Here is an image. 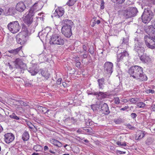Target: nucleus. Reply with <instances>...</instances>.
Segmentation results:
<instances>
[{
    "label": "nucleus",
    "instance_id": "nucleus-1",
    "mask_svg": "<svg viewBox=\"0 0 155 155\" xmlns=\"http://www.w3.org/2000/svg\"><path fill=\"white\" fill-rule=\"evenodd\" d=\"M130 77L140 81H146L147 78L144 74L143 68L139 66H133L130 68L128 71Z\"/></svg>",
    "mask_w": 155,
    "mask_h": 155
},
{
    "label": "nucleus",
    "instance_id": "nucleus-2",
    "mask_svg": "<svg viewBox=\"0 0 155 155\" xmlns=\"http://www.w3.org/2000/svg\"><path fill=\"white\" fill-rule=\"evenodd\" d=\"M38 3H35L25 14V23L28 26L30 25L32 22L33 16L35 13L38 10Z\"/></svg>",
    "mask_w": 155,
    "mask_h": 155
},
{
    "label": "nucleus",
    "instance_id": "nucleus-3",
    "mask_svg": "<svg viewBox=\"0 0 155 155\" xmlns=\"http://www.w3.org/2000/svg\"><path fill=\"white\" fill-rule=\"evenodd\" d=\"M45 29L42 30L39 32L38 34V36L40 39H43L45 38H50V39H61L60 35L58 34L52 33L51 32L47 33L45 32Z\"/></svg>",
    "mask_w": 155,
    "mask_h": 155
},
{
    "label": "nucleus",
    "instance_id": "nucleus-4",
    "mask_svg": "<svg viewBox=\"0 0 155 155\" xmlns=\"http://www.w3.org/2000/svg\"><path fill=\"white\" fill-rule=\"evenodd\" d=\"M138 10L135 7H129L122 11L124 17L125 18H131L136 16Z\"/></svg>",
    "mask_w": 155,
    "mask_h": 155
},
{
    "label": "nucleus",
    "instance_id": "nucleus-5",
    "mask_svg": "<svg viewBox=\"0 0 155 155\" xmlns=\"http://www.w3.org/2000/svg\"><path fill=\"white\" fill-rule=\"evenodd\" d=\"M7 27L8 30L13 34L19 32L21 29V26L18 21H16L10 22Z\"/></svg>",
    "mask_w": 155,
    "mask_h": 155
},
{
    "label": "nucleus",
    "instance_id": "nucleus-6",
    "mask_svg": "<svg viewBox=\"0 0 155 155\" xmlns=\"http://www.w3.org/2000/svg\"><path fill=\"white\" fill-rule=\"evenodd\" d=\"M135 43L134 50L137 52L138 54H142L145 51V48L142 46L143 43L139 39H135Z\"/></svg>",
    "mask_w": 155,
    "mask_h": 155
},
{
    "label": "nucleus",
    "instance_id": "nucleus-7",
    "mask_svg": "<svg viewBox=\"0 0 155 155\" xmlns=\"http://www.w3.org/2000/svg\"><path fill=\"white\" fill-rule=\"evenodd\" d=\"M153 14L150 10H145L141 16L142 21L145 23L149 22L152 18Z\"/></svg>",
    "mask_w": 155,
    "mask_h": 155
},
{
    "label": "nucleus",
    "instance_id": "nucleus-8",
    "mask_svg": "<svg viewBox=\"0 0 155 155\" xmlns=\"http://www.w3.org/2000/svg\"><path fill=\"white\" fill-rule=\"evenodd\" d=\"M30 4V2L27 0L25 1L24 2H20L17 4L16 9L20 12H22L25 9L27 8V7Z\"/></svg>",
    "mask_w": 155,
    "mask_h": 155
},
{
    "label": "nucleus",
    "instance_id": "nucleus-9",
    "mask_svg": "<svg viewBox=\"0 0 155 155\" xmlns=\"http://www.w3.org/2000/svg\"><path fill=\"white\" fill-rule=\"evenodd\" d=\"M71 27H65L62 26L61 28V32L65 37L67 38H69L72 35Z\"/></svg>",
    "mask_w": 155,
    "mask_h": 155
},
{
    "label": "nucleus",
    "instance_id": "nucleus-10",
    "mask_svg": "<svg viewBox=\"0 0 155 155\" xmlns=\"http://www.w3.org/2000/svg\"><path fill=\"white\" fill-rule=\"evenodd\" d=\"M148 35H146L144 36V39H155V29L152 26L149 27Z\"/></svg>",
    "mask_w": 155,
    "mask_h": 155
},
{
    "label": "nucleus",
    "instance_id": "nucleus-11",
    "mask_svg": "<svg viewBox=\"0 0 155 155\" xmlns=\"http://www.w3.org/2000/svg\"><path fill=\"white\" fill-rule=\"evenodd\" d=\"M113 64L110 62H106L104 65V69L106 73L109 74H111L113 72Z\"/></svg>",
    "mask_w": 155,
    "mask_h": 155
},
{
    "label": "nucleus",
    "instance_id": "nucleus-12",
    "mask_svg": "<svg viewBox=\"0 0 155 155\" xmlns=\"http://www.w3.org/2000/svg\"><path fill=\"white\" fill-rule=\"evenodd\" d=\"M14 139L15 136L12 133H7L4 135V141L7 143L8 144L11 143Z\"/></svg>",
    "mask_w": 155,
    "mask_h": 155
},
{
    "label": "nucleus",
    "instance_id": "nucleus-13",
    "mask_svg": "<svg viewBox=\"0 0 155 155\" xmlns=\"http://www.w3.org/2000/svg\"><path fill=\"white\" fill-rule=\"evenodd\" d=\"M14 63L15 66L17 68L23 69L26 66V64L23 62L22 59H16Z\"/></svg>",
    "mask_w": 155,
    "mask_h": 155
},
{
    "label": "nucleus",
    "instance_id": "nucleus-14",
    "mask_svg": "<svg viewBox=\"0 0 155 155\" xmlns=\"http://www.w3.org/2000/svg\"><path fill=\"white\" fill-rule=\"evenodd\" d=\"M146 46L151 49H155V41L154 39H147L145 40Z\"/></svg>",
    "mask_w": 155,
    "mask_h": 155
},
{
    "label": "nucleus",
    "instance_id": "nucleus-15",
    "mask_svg": "<svg viewBox=\"0 0 155 155\" xmlns=\"http://www.w3.org/2000/svg\"><path fill=\"white\" fill-rule=\"evenodd\" d=\"M140 60L144 63L148 64L151 62V59L146 53L143 54L140 56Z\"/></svg>",
    "mask_w": 155,
    "mask_h": 155
},
{
    "label": "nucleus",
    "instance_id": "nucleus-16",
    "mask_svg": "<svg viewBox=\"0 0 155 155\" xmlns=\"http://www.w3.org/2000/svg\"><path fill=\"white\" fill-rule=\"evenodd\" d=\"M64 12V8L61 7H58L56 9L54 13V16L59 18L61 17Z\"/></svg>",
    "mask_w": 155,
    "mask_h": 155
},
{
    "label": "nucleus",
    "instance_id": "nucleus-17",
    "mask_svg": "<svg viewBox=\"0 0 155 155\" xmlns=\"http://www.w3.org/2000/svg\"><path fill=\"white\" fill-rule=\"evenodd\" d=\"M128 54L126 51H124L123 52L117 54V61L118 63L122 61L124 59V58L127 56H128Z\"/></svg>",
    "mask_w": 155,
    "mask_h": 155
},
{
    "label": "nucleus",
    "instance_id": "nucleus-18",
    "mask_svg": "<svg viewBox=\"0 0 155 155\" xmlns=\"http://www.w3.org/2000/svg\"><path fill=\"white\" fill-rule=\"evenodd\" d=\"M102 113L105 115H107L110 113L109 108L107 104L104 103L101 106V110Z\"/></svg>",
    "mask_w": 155,
    "mask_h": 155
},
{
    "label": "nucleus",
    "instance_id": "nucleus-19",
    "mask_svg": "<svg viewBox=\"0 0 155 155\" xmlns=\"http://www.w3.org/2000/svg\"><path fill=\"white\" fill-rule=\"evenodd\" d=\"M51 45H62L64 43L63 39H51L49 41Z\"/></svg>",
    "mask_w": 155,
    "mask_h": 155
},
{
    "label": "nucleus",
    "instance_id": "nucleus-20",
    "mask_svg": "<svg viewBox=\"0 0 155 155\" xmlns=\"http://www.w3.org/2000/svg\"><path fill=\"white\" fill-rule=\"evenodd\" d=\"M73 24V22L71 20L67 19L63 20L61 22L62 26H65V27H72Z\"/></svg>",
    "mask_w": 155,
    "mask_h": 155
},
{
    "label": "nucleus",
    "instance_id": "nucleus-21",
    "mask_svg": "<svg viewBox=\"0 0 155 155\" xmlns=\"http://www.w3.org/2000/svg\"><path fill=\"white\" fill-rule=\"evenodd\" d=\"M146 134V133L143 130H140L137 131L136 138L137 140H140L144 137Z\"/></svg>",
    "mask_w": 155,
    "mask_h": 155
},
{
    "label": "nucleus",
    "instance_id": "nucleus-22",
    "mask_svg": "<svg viewBox=\"0 0 155 155\" xmlns=\"http://www.w3.org/2000/svg\"><path fill=\"white\" fill-rule=\"evenodd\" d=\"M40 71L42 76L45 79L47 80L49 78L50 74L47 70L41 69Z\"/></svg>",
    "mask_w": 155,
    "mask_h": 155
},
{
    "label": "nucleus",
    "instance_id": "nucleus-23",
    "mask_svg": "<svg viewBox=\"0 0 155 155\" xmlns=\"http://www.w3.org/2000/svg\"><path fill=\"white\" fill-rule=\"evenodd\" d=\"M50 141L51 143L57 147H61L62 146V144L61 142L54 139H51Z\"/></svg>",
    "mask_w": 155,
    "mask_h": 155
},
{
    "label": "nucleus",
    "instance_id": "nucleus-24",
    "mask_svg": "<svg viewBox=\"0 0 155 155\" xmlns=\"http://www.w3.org/2000/svg\"><path fill=\"white\" fill-rule=\"evenodd\" d=\"M88 94H91V95H97L98 97H99V98H98L100 99H102V98H104L105 97L106 95L104 93L102 92H91L90 93H88Z\"/></svg>",
    "mask_w": 155,
    "mask_h": 155
},
{
    "label": "nucleus",
    "instance_id": "nucleus-25",
    "mask_svg": "<svg viewBox=\"0 0 155 155\" xmlns=\"http://www.w3.org/2000/svg\"><path fill=\"white\" fill-rule=\"evenodd\" d=\"M28 71L32 75H36L38 72L37 70L35 68V67L33 66L30 68L28 69Z\"/></svg>",
    "mask_w": 155,
    "mask_h": 155
},
{
    "label": "nucleus",
    "instance_id": "nucleus-26",
    "mask_svg": "<svg viewBox=\"0 0 155 155\" xmlns=\"http://www.w3.org/2000/svg\"><path fill=\"white\" fill-rule=\"evenodd\" d=\"M16 13L15 9L12 7L9 8L6 12V14L8 15H13Z\"/></svg>",
    "mask_w": 155,
    "mask_h": 155
},
{
    "label": "nucleus",
    "instance_id": "nucleus-27",
    "mask_svg": "<svg viewBox=\"0 0 155 155\" xmlns=\"http://www.w3.org/2000/svg\"><path fill=\"white\" fill-rule=\"evenodd\" d=\"M22 46H21L19 48H17L16 49L14 50H11L8 51L6 52L7 53L9 52L11 54H16L18 53L19 51L21 49Z\"/></svg>",
    "mask_w": 155,
    "mask_h": 155
},
{
    "label": "nucleus",
    "instance_id": "nucleus-28",
    "mask_svg": "<svg viewBox=\"0 0 155 155\" xmlns=\"http://www.w3.org/2000/svg\"><path fill=\"white\" fill-rule=\"evenodd\" d=\"M22 28L21 30L23 32L22 33L24 35V33H26V34L24 35V38H27V36H28V34L27 33L28 31L27 30V27L24 24H23L22 25Z\"/></svg>",
    "mask_w": 155,
    "mask_h": 155
},
{
    "label": "nucleus",
    "instance_id": "nucleus-29",
    "mask_svg": "<svg viewBox=\"0 0 155 155\" xmlns=\"http://www.w3.org/2000/svg\"><path fill=\"white\" fill-rule=\"evenodd\" d=\"M29 138V135L27 131H25L23 134L22 136V139L25 141L28 140Z\"/></svg>",
    "mask_w": 155,
    "mask_h": 155
},
{
    "label": "nucleus",
    "instance_id": "nucleus-30",
    "mask_svg": "<svg viewBox=\"0 0 155 155\" xmlns=\"http://www.w3.org/2000/svg\"><path fill=\"white\" fill-rule=\"evenodd\" d=\"M100 107V104H98L91 105V108L94 111H97L99 110Z\"/></svg>",
    "mask_w": 155,
    "mask_h": 155
},
{
    "label": "nucleus",
    "instance_id": "nucleus-31",
    "mask_svg": "<svg viewBox=\"0 0 155 155\" xmlns=\"http://www.w3.org/2000/svg\"><path fill=\"white\" fill-rule=\"evenodd\" d=\"M99 83V88L100 89H103V84L104 83V79L103 78L101 79H98L97 80Z\"/></svg>",
    "mask_w": 155,
    "mask_h": 155
},
{
    "label": "nucleus",
    "instance_id": "nucleus-32",
    "mask_svg": "<svg viewBox=\"0 0 155 155\" xmlns=\"http://www.w3.org/2000/svg\"><path fill=\"white\" fill-rule=\"evenodd\" d=\"M154 141V140L153 138L150 137L147 138V140L145 141V144L147 145H151Z\"/></svg>",
    "mask_w": 155,
    "mask_h": 155
},
{
    "label": "nucleus",
    "instance_id": "nucleus-33",
    "mask_svg": "<svg viewBox=\"0 0 155 155\" xmlns=\"http://www.w3.org/2000/svg\"><path fill=\"white\" fill-rule=\"evenodd\" d=\"M33 149L36 151L41 150L42 149V147L39 145H36L34 146Z\"/></svg>",
    "mask_w": 155,
    "mask_h": 155
},
{
    "label": "nucleus",
    "instance_id": "nucleus-34",
    "mask_svg": "<svg viewBox=\"0 0 155 155\" xmlns=\"http://www.w3.org/2000/svg\"><path fill=\"white\" fill-rule=\"evenodd\" d=\"M17 42L21 45H23L26 43V39H17Z\"/></svg>",
    "mask_w": 155,
    "mask_h": 155
},
{
    "label": "nucleus",
    "instance_id": "nucleus-35",
    "mask_svg": "<svg viewBox=\"0 0 155 155\" xmlns=\"http://www.w3.org/2000/svg\"><path fill=\"white\" fill-rule=\"evenodd\" d=\"M77 0H69L67 3V5L69 6L73 5L76 2Z\"/></svg>",
    "mask_w": 155,
    "mask_h": 155
},
{
    "label": "nucleus",
    "instance_id": "nucleus-36",
    "mask_svg": "<svg viewBox=\"0 0 155 155\" xmlns=\"http://www.w3.org/2000/svg\"><path fill=\"white\" fill-rule=\"evenodd\" d=\"M9 117L12 119H15L16 120H19V118L14 113H13L12 114L10 115Z\"/></svg>",
    "mask_w": 155,
    "mask_h": 155
},
{
    "label": "nucleus",
    "instance_id": "nucleus-37",
    "mask_svg": "<svg viewBox=\"0 0 155 155\" xmlns=\"http://www.w3.org/2000/svg\"><path fill=\"white\" fill-rule=\"evenodd\" d=\"M129 101L132 103L135 104L138 100V99L135 97L134 98H130L129 99Z\"/></svg>",
    "mask_w": 155,
    "mask_h": 155
},
{
    "label": "nucleus",
    "instance_id": "nucleus-38",
    "mask_svg": "<svg viewBox=\"0 0 155 155\" xmlns=\"http://www.w3.org/2000/svg\"><path fill=\"white\" fill-rule=\"evenodd\" d=\"M111 1L114 3L121 4L124 2L125 0H111Z\"/></svg>",
    "mask_w": 155,
    "mask_h": 155
},
{
    "label": "nucleus",
    "instance_id": "nucleus-39",
    "mask_svg": "<svg viewBox=\"0 0 155 155\" xmlns=\"http://www.w3.org/2000/svg\"><path fill=\"white\" fill-rule=\"evenodd\" d=\"M146 104L143 102H140L137 104V106L138 107L141 108H144Z\"/></svg>",
    "mask_w": 155,
    "mask_h": 155
},
{
    "label": "nucleus",
    "instance_id": "nucleus-40",
    "mask_svg": "<svg viewBox=\"0 0 155 155\" xmlns=\"http://www.w3.org/2000/svg\"><path fill=\"white\" fill-rule=\"evenodd\" d=\"M18 104H20L21 106H26L27 105V104L21 100H18L17 101Z\"/></svg>",
    "mask_w": 155,
    "mask_h": 155
},
{
    "label": "nucleus",
    "instance_id": "nucleus-41",
    "mask_svg": "<svg viewBox=\"0 0 155 155\" xmlns=\"http://www.w3.org/2000/svg\"><path fill=\"white\" fill-rule=\"evenodd\" d=\"M114 103L116 104H119L120 103V99L118 97L114 98Z\"/></svg>",
    "mask_w": 155,
    "mask_h": 155
},
{
    "label": "nucleus",
    "instance_id": "nucleus-42",
    "mask_svg": "<svg viewBox=\"0 0 155 155\" xmlns=\"http://www.w3.org/2000/svg\"><path fill=\"white\" fill-rule=\"evenodd\" d=\"M92 124L93 122L90 119H89L86 121V124L87 126L91 125Z\"/></svg>",
    "mask_w": 155,
    "mask_h": 155
},
{
    "label": "nucleus",
    "instance_id": "nucleus-43",
    "mask_svg": "<svg viewBox=\"0 0 155 155\" xmlns=\"http://www.w3.org/2000/svg\"><path fill=\"white\" fill-rule=\"evenodd\" d=\"M127 126V128L130 130H133L134 128V127L131 125L130 124H125Z\"/></svg>",
    "mask_w": 155,
    "mask_h": 155
},
{
    "label": "nucleus",
    "instance_id": "nucleus-44",
    "mask_svg": "<svg viewBox=\"0 0 155 155\" xmlns=\"http://www.w3.org/2000/svg\"><path fill=\"white\" fill-rule=\"evenodd\" d=\"M89 52L92 54H94V50L93 46H91L89 48Z\"/></svg>",
    "mask_w": 155,
    "mask_h": 155
},
{
    "label": "nucleus",
    "instance_id": "nucleus-45",
    "mask_svg": "<svg viewBox=\"0 0 155 155\" xmlns=\"http://www.w3.org/2000/svg\"><path fill=\"white\" fill-rule=\"evenodd\" d=\"M41 110L42 112L44 113H47L49 111V110H47L46 108L44 107H42Z\"/></svg>",
    "mask_w": 155,
    "mask_h": 155
},
{
    "label": "nucleus",
    "instance_id": "nucleus-46",
    "mask_svg": "<svg viewBox=\"0 0 155 155\" xmlns=\"http://www.w3.org/2000/svg\"><path fill=\"white\" fill-rule=\"evenodd\" d=\"M146 91L147 93L148 94L150 93L153 94L155 92V91H154V90L150 89H147Z\"/></svg>",
    "mask_w": 155,
    "mask_h": 155
},
{
    "label": "nucleus",
    "instance_id": "nucleus-47",
    "mask_svg": "<svg viewBox=\"0 0 155 155\" xmlns=\"http://www.w3.org/2000/svg\"><path fill=\"white\" fill-rule=\"evenodd\" d=\"M130 116L133 119H134L137 117V115L136 113H132L131 114Z\"/></svg>",
    "mask_w": 155,
    "mask_h": 155
},
{
    "label": "nucleus",
    "instance_id": "nucleus-48",
    "mask_svg": "<svg viewBox=\"0 0 155 155\" xmlns=\"http://www.w3.org/2000/svg\"><path fill=\"white\" fill-rule=\"evenodd\" d=\"M27 124L28 125L29 127L31 129H32V125L33 126V125L32 124V123H31L30 122H28L27 123Z\"/></svg>",
    "mask_w": 155,
    "mask_h": 155
},
{
    "label": "nucleus",
    "instance_id": "nucleus-49",
    "mask_svg": "<svg viewBox=\"0 0 155 155\" xmlns=\"http://www.w3.org/2000/svg\"><path fill=\"white\" fill-rule=\"evenodd\" d=\"M129 107L127 106H125L124 107L120 109V110H122L123 111H125L127 109H128Z\"/></svg>",
    "mask_w": 155,
    "mask_h": 155
},
{
    "label": "nucleus",
    "instance_id": "nucleus-50",
    "mask_svg": "<svg viewBox=\"0 0 155 155\" xmlns=\"http://www.w3.org/2000/svg\"><path fill=\"white\" fill-rule=\"evenodd\" d=\"M61 81H62L61 78L58 79L57 81V84L58 85H60L61 83Z\"/></svg>",
    "mask_w": 155,
    "mask_h": 155
},
{
    "label": "nucleus",
    "instance_id": "nucleus-51",
    "mask_svg": "<svg viewBox=\"0 0 155 155\" xmlns=\"http://www.w3.org/2000/svg\"><path fill=\"white\" fill-rule=\"evenodd\" d=\"M128 39H123L122 44L124 43L126 44H127L128 41Z\"/></svg>",
    "mask_w": 155,
    "mask_h": 155
},
{
    "label": "nucleus",
    "instance_id": "nucleus-52",
    "mask_svg": "<svg viewBox=\"0 0 155 155\" xmlns=\"http://www.w3.org/2000/svg\"><path fill=\"white\" fill-rule=\"evenodd\" d=\"M101 9H104V2H103V0H102V1H101Z\"/></svg>",
    "mask_w": 155,
    "mask_h": 155
},
{
    "label": "nucleus",
    "instance_id": "nucleus-53",
    "mask_svg": "<svg viewBox=\"0 0 155 155\" xmlns=\"http://www.w3.org/2000/svg\"><path fill=\"white\" fill-rule=\"evenodd\" d=\"M151 109L154 111H155V104H152L151 107Z\"/></svg>",
    "mask_w": 155,
    "mask_h": 155
},
{
    "label": "nucleus",
    "instance_id": "nucleus-54",
    "mask_svg": "<svg viewBox=\"0 0 155 155\" xmlns=\"http://www.w3.org/2000/svg\"><path fill=\"white\" fill-rule=\"evenodd\" d=\"M152 22V25L151 26H153L154 27V29H155V19L153 20Z\"/></svg>",
    "mask_w": 155,
    "mask_h": 155
},
{
    "label": "nucleus",
    "instance_id": "nucleus-55",
    "mask_svg": "<svg viewBox=\"0 0 155 155\" xmlns=\"http://www.w3.org/2000/svg\"><path fill=\"white\" fill-rule=\"evenodd\" d=\"M82 48L84 51L85 52L87 50V48L86 46L84 45H83L82 46Z\"/></svg>",
    "mask_w": 155,
    "mask_h": 155
},
{
    "label": "nucleus",
    "instance_id": "nucleus-56",
    "mask_svg": "<svg viewBox=\"0 0 155 155\" xmlns=\"http://www.w3.org/2000/svg\"><path fill=\"white\" fill-rule=\"evenodd\" d=\"M25 85L26 86H31V83L29 82L25 83Z\"/></svg>",
    "mask_w": 155,
    "mask_h": 155
},
{
    "label": "nucleus",
    "instance_id": "nucleus-57",
    "mask_svg": "<svg viewBox=\"0 0 155 155\" xmlns=\"http://www.w3.org/2000/svg\"><path fill=\"white\" fill-rule=\"evenodd\" d=\"M49 149V148L47 146H45L44 147V150L45 151H47Z\"/></svg>",
    "mask_w": 155,
    "mask_h": 155
},
{
    "label": "nucleus",
    "instance_id": "nucleus-58",
    "mask_svg": "<svg viewBox=\"0 0 155 155\" xmlns=\"http://www.w3.org/2000/svg\"><path fill=\"white\" fill-rule=\"evenodd\" d=\"M96 24V22H95V20H94V21L92 23L91 26L92 27H94L95 26Z\"/></svg>",
    "mask_w": 155,
    "mask_h": 155
},
{
    "label": "nucleus",
    "instance_id": "nucleus-59",
    "mask_svg": "<svg viewBox=\"0 0 155 155\" xmlns=\"http://www.w3.org/2000/svg\"><path fill=\"white\" fill-rule=\"evenodd\" d=\"M114 122L117 124H118L120 123V121L119 119H117L115 120Z\"/></svg>",
    "mask_w": 155,
    "mask_h": 155
},
{
    "label": "nucleus",
    "instance_id": "nucleus-60",
    "mask_svg": "<svg viewBox=\"0 0 155 155\" xmlns=\"http://www.w3.org/2000/svg\"><path fill=\"white\" fill-rule=\"evenodd\" d=\"M81 63L80 62H77L76 63V65L77 67H79L80 66Z\"/></svg>",
    "mask_w": 155,
    "mask_h": 155
},
{
    "label": "nucleus",
    "instance_id": "nucleus-61",
    "mask_svg": "<svg viewBox=\"0 0 155 155\" xmlns=\"http://www.w3.org/2000/svg\"><path fill=\"white\" fill-rule=\"evenodd\" d=\"M122 102H124V103H127V102L128 101L127 99H122L121 100Z\"/></svg>",
    "mask_w": 155,
    "mask_h": 155
},
{
    "label": "nucleus",
    "instance_id": "nucleus-62",
    "mask_svg": "<svg viewBox=\"0 0 155 155\" xmlns=\"http://www.w3.org/2000/svg\"><path fill=\"white\" fill-rule=\"evenodd\" d=\"M116 144L119 146H121L122 145V143L120 141H117L116 142Z\"/></svg>",
    "mask_w": 155,
    "mask_h": 155
},
{
    "label": "nucleus",
    "instance_id": "nucleus-63",
    "mask_svg": "<svg viewBox=\"0 0 155 155\" xmlns=\"http://www.w3.org/2000/svg\"><path fill=\"white\" fill-rule=\"evenodd\" d=\"M126 145V143L125 142H124L122 143L121 146L122 147H125Z\"/></svg>",
    "mask_w": 155,
    "mask_h": 155
},
{
    "label": "nucleus",
    "instance_id": "nucleus-64",
    "mask_svg": "<svg viewBox=\"0 0 155 155\" xmlns=\"http://www.w3.org/2000/svg\"><path fill=\"white\" fill-rule=\"evenodd\" d=\"M39 155L38 153H33L32 154V155Z\"/></svg>",
    "mask_w": 155,
    "mask_h": 155
}]
</instances>
